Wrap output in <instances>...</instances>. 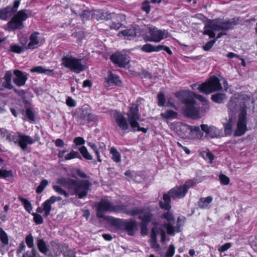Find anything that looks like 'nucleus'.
<instances>
[{
    "label": "nucleus",
    "mask_w": 257,
    "mask_h": 257,
    "mask_svg": "<svg viewBox=\"0 0 257 257\" xmlns=\"http://www.w3.org/2000/svg\"><path fill=\"white\" fill-rule=\"evenodd\" d=\"M77 158H80L79 154L77 152L72 151L70 153L65 156V159L66 160H69Z\"/></svg>",
    "instance_id": "obj_44"
},
{
    "label": "nucleus",
    "mask_w": 257,
    "mask_h": 257,
    "mask_svg": "<svg viewBox=\"0 0 257 257\" xmlns=\"http://www.w3.org/2000/svg\"><path fill=\"white\" fill-rule=\"evenodd\" d=\"M26 243L29 248H33L34 246V238L31 234L28 235L25 238Z\"/></svg>",
    "instance_id": "obj_45"
},
{
    "label": "nucleus",
    "mask_w": 257,
    "mask_h": 257,
    "mask_svg": "<svg viewBox=\"0 0 257 257\" xmlns=\"http://www.w3.org/2000/svg\"><path fill=\"white\" fill-rule=\"evenodd\" d=\"M37 245L40 252L46 254L48 251L46 244L43 239H39L37 241Z\"/></svg>",
    "instance_id": "obj_32"
},
{
    "label": "nucleus",
    "mask_w": 257,
    "mask_h": 257,
    "mask_svg": "<svg viewBox=\"0 0 257 257\" xmlns=\"http://www.w3.org/2000/svg\"><path fill=\"white\" fill-rule=\"evenodd\" d=\"M39 33L35 32L32 34L30 38V42L28 44V47L30 49H34L39 43L38 35Z\"/></svg>",
    "instance_id": "obj_28"
},
{
    "label": "nucleus",
    "mask_w": 257,
    "mask_h": 257,
    "mask_svg": "<svg viewBox=\"0 0 257 257\" xmlns=\"http://www.w3.org/2000/svg\"><path fill=\"white\" fill-rule=\"evenodd\" d=\"M18 199L20 201H21L24 204V207L26 210L29 213L32 210V205L30 202L26 199L22 197L21 196H19Z\"/></svg>",
    "instance_id": "obj_36"
},
{
    "label": "nucleus",
    "mask_w": 257,
    "mask_h": 257,
    "mask_svg": "<svg viewBox=\"0 0 257 257\" xmlns=\"http://www.w3.org/2000/svg\"><path fill=\"white\" fill-rule=\"evenodd\" d=\"M195 133L197 135L198 134L200 137L202 136V133L201 132L199 126H191L190 133Z\"/></svg>",
    "instance_id": "obj_57"
},
{
    "label": "nucleus",
    "mask_w": 257,
    "mask_h": 257,
    "mask_svg": "<svg viewBox=\"0 0 257 257\" xmlns=\"http://www.w3.org/2000/svg\"><path fill=\"white\" fill-rule=\"evenodd\" d=\"M76 101L71 97H68L66 99V104L70 107H74L76 106Z\"/></svg>",
    "instance_id": "obj_59"
},
{
    "label": "nucleus",
    "mask_w": 257,
    "mask_h": 257,
    "mask_svg": "<svg viewBox=\"0 0 257 257\" xmlns=\"http://www.w3.org/2000/svg\"><path fill=\"white\" fill-rule=\"evenodd\" d=\"M252 104V100L246 95L235 94L230 98L227 104L228 116L222 119L226 136H231L232 134V127L237 111L239 112V114L234 135L240 137L246 133L247 131V111L250 108Z\"/></svg>",
    "instance_id": "obj_1"
},
{
    "label": "nucleus",
    "mask_w": 257,
    "mask_h": 257,
    "mask_svg": "<svg viewBox=\"0 0 257 257\" xmlns=\"http://www.w3.org/2000/svg\"><path fill=\"white\" fill-rule=\"evenodd\" d=\"M142 9L147 14H149L150 12V2L148 1H145L142 5Z\"/></svg>",
    "instance_id": "obj_50"
},
{
    "label": "nucleus",
    "mask_w": 257,
    "mask_h": 257,
    "mask_svg": "<svg viewBox=\"0 0 257 257\" xmlns=\"http://www.w3.org/2000/svg\"><path fill=\"white\" fill-rule=\"evenodd\" d=\"M124 174L129 177L130 180H136L139 176L134 171H126Z\"/></svg>",
    "instance_id": "obj_51"
},
{
    "label": "nucleus",
    "mask_w": 257,
    "mask_h": 257,
    "mask_svg": "<svg viewBox=\"0 0 257 257\" xmlns=\"http://www.w3.org/2000/svg\"><path fill=\"white\" fill-rule=\"evenodd\" d=\"M26 115L31 121H34L35 116L33 111L30 109L28 108L26 111Z\"/></svg>",
    "instance_id": "obj_53"
},
{
    "label": "nucleus",
    "mask_w": 257,
    "mask_h": 257,
    "mask_svg": "<svg viewBox=\"0 0 257 257\" xmlns=\"http://www.w3.org/2000/svg\"><path fill=\"white\" fill-rule=\"evenodd\" d=\"M126 115L132 131L142 132L144 133H147V128L139 126L138 121L140 119V115L139 113V108L137 104L133 103L131 104L126 113Z\"/></svg>",
    "instance_id": "obj_6"
},
{
    "label": "nucleus",
    "mask_w": 257,
    "mask_h": 257,
    "mask_svg": "<svg viewBox=\"0 0 257 257\" xmlns=\"http://www.w3.org/2000/svg\"><path fill=\"white\" fill-rule=\"evenodd\" d=\"M236 25L234 19H215L209 21L205 25L203 34L207 35L210 38L215 37V31H227L232 29Z\"/></svg>",
    "instance_id": "obj_5"
},
{
    "label": "nucleus",
    "mask_w": 257,
    "mask_h": 257,
    "mask_svg": "<svg viewBox=\"0 0 257 257\" xmlns=\"http://www.w3.org/2000/svg\"><path fill=\"white\" fill-rule=\"evenodd\" d=\"M141 50L147 53H151L153 52H159V49H158V45L155 46L150 44H147L143 45Z\"/></svg>",
    "instance_id": "obj_29"
},
{
    "label": "nucleus",
    "mask_w": 257,
    "mask_h": 257,
    "mask_svg": "<svg viewBox=\"0 0 257 257\" xmlns=\"http://www.w3.org/2000/svg\"><path fill=\"white\" fill-rule=\"evenodd\" d=\"M32 72H37L39 73H48L53 72V70L45 69L41 66L35 67L31 69Z\"/></svg>",
    "instance_id": "obj_33"
},
{
    "label": "nucleus",
    "mask_w": 257,
    "mask_h": 257,
    "mask_svg": "<svg viewBox=\"0 0 257 257\" xmlns=\"http://www.w3.org/2000/svg\"><path fill=\"white\" fill-rule=\"evenodd\" d=\"M121 27V24L119 23L112 22L110 25V28L111 29L118 30Z\"/></svg>",
    "instance_id": "obj_64"
},
{
    "label": "nucleus",
    "mask_w": 257,
    "mask_h": 257,
    "mask_svg": "<svg viewBox=\"0 0 257 257\" xmlns=\"http://www.w3.org/2000/svg\"><path fill=\"white\" fill-rule=\"evenodd\" d=\"M14 10L11 7H7L6 8L0 10V18L6 20L11 17L14 14Z\"/></svg>",
    "instance_id": "obj_24"
},
{
    "label": "nucleus",
    "mask_w": 257,
    "mask_h": 257,
    "mask_svg": "<svg viewBox=\"0 0 257 257\" xmlns=\"http://www.w3.org/2000/svg\"><path fill=\"white\" fill-rule=\"evenodd\" d=\"M175 247L173 244H170L165 254L166 257H172L175 253Z\"/></svg>",
    "instance_id": "obj_47"
},
{
    "label": "nucleus",
    "mask_w": 257,
    "mask_h": 257,
    "mask_svg": "<svg viewBox=\"0 0 257 257\" xmlns=\"http://www.w3.org/2000/svg\"><path fill=\"white\" fill-rule=\"evenodd\" d=\"M108 19V15L106 13H102L101 11H97V20L98 19Z\"/></svg>",
    "instance_id": "obj_58"
},
{
    "label": "nucleus",
    "mask_w": 257,
    "mask_h": 257,
    "mask_svg": "<svg viewBox=\"0 0 257 257\" xmlns=\"http://www.w3.org/2000/svg\"><path fill=\"white\" fill-rule=\"evenodd\" d=\"M219 179L221 183L224 185H227L229 182V178L224 175H220L219 176Z\"/></svg>",
    "instance_id": "obj_56"
},
{
    "label": "nucleus",
    "mask_w": 257,
    "mask_h": 257,
    "mask_svg": "<svg viewBox=\"0 0 257 257\" xmlns=\"http://www.w3.org/2000/svg\"><path fill=\"white\" fill-rule=\"evenodd\" d=\"M161 116L166 119H172L176 118L177 116V113L172 110H167L165 112L161 113Z\"/></svg>",
    "instance_id": "obj_31"
},
{
    "label": "nucleus",
    "mask_w": 257,
    "mask_h": 257,
    "mask_svg": "<svg viewBox=\"0 0 257 257\" xmlns=\"http://www.w3.org/2000/svg\"><path fill=\"white\" fill-rule=\"evenodd\" d=\"M110 211L114 212H124L131 216L138 215L139 219L142 220L141 233L145 234L147 231V224L149 222L152 217L151 213L147 210L135 208L130 210H126V206L123 205H112L107 200H102L97 205V220L103 218L104 220L112 221L114 219L111 217H103L99 215L98 211Z\"/></svg>",
    "instance_id": "obj_3"
},
{
    "label": "nucleus",
    "mask_w": 257,
    "mask_h": 257,
    "mask_svg": "<svg viewBox=\"0 0 257 257\" xmlns=\"http://www.w3.org/2000/svg\"><path fill=\"white\" fill-rule=\"evenodd\" d=\"M113 117L117 126L122 131H127L130 128V122L120 112L116 110L113 112Z\"/></svg>",
    "instance_id": "obj_15"
},
{
    "label": "nucleus",
    "mask_w": 257,
    "mask_h": 257,
    "mask_svg": "<svg viewBox=\"0 0 257 257\" xmlns=\"http://www.w3.org/2000/svg\"><path fill=\"white\" fill-rule=\"evenodd\" d=\"M198 182L196 179L189 180L183 185L177 186L171 189L168 194L164 195V202H160V207L165 210H169L171 208L170 198H172L173 199L183 198L186 195L188 189L190 187L194 186Z\"/></svg>",
    "instance_id": "obj_4"
},
{
    "label": "nucleus",
    "mask_w": 257,
    "mask_h": 257,
    "mask_svg": "<svg viewBox=\"0 0 257 257\" xmlns=\"http://www.w3.org/2000/svg\"><path fill=\"white\" fill-rule=\"evenodd\" d=\"M80 118L84 121L85 123H89L93 119V116L91 113L83 112L80 115Z\"/></svg>",
    "instance_id": "obj_35"
},
{
    "label": "nucleus",
    "mask_w": 257,
    "mask_h": 257,
    "mask_svg": "<svg viewBox=\"0 0 257 257\" xmlns=\"http://www.w3.org/2000/svg\"><path fill=\"white\" fill-rule=\"evenodd\" d=\"M176 96L183 103H188L189 100L193 101L194 97H195L201 102L204 103L205 105H208V101L204 97L190 90H185L177 92L176 93ZM205 108H206V110L208 109V106H207Z\"/></svg>",
    "instance_id": "obj_10"
},
{
    "label": "nucleus",
    "mask_w": 257,
    "mask_h": 257,
    "mask_svg": "<svg viewBox=\"0 0 257 257\" xmlns=\"http://www.w3.org/2000/svg\"><path fill=\"white\" fill-rule=\"evenodd\" d=\"M226 99L225 95L223 93H216L211 96L212 101L217 103H223Z\"/></svg>",
    "instance_id": "obj_30"
},
{
    "label": "nucleus",
    "mask_w": 257,
    "mask_h": 257,
    "mask_svg": "<svg viewBox=\"0 0 257 257\" xmlns=\"http://www.w3.org/2000/svg\"><path fill=\"white\" fill-rule=\"evenodd\" d=\"M162 219H165L164 222L161 225L158 224L152 229L150 240L151 247L156 249H159L160 246L157 243V236L160 234L161 236V242L163 244L166 242V235L165 230L169 235H174L176 233L181 231V222H184L185 218L179 217L177 222L175 223V219L172 214L167 212L161 216Z\"/></svg>",
    "instance_id": "obj_2"
},
{
    "label": "nucleus",
    "mask_w": 257,
    "mask_h": 257,
    "mask_svg": "<svg viewBox=\"0 0 257 257\" xmlns=\"http://www.w3.org/2000/svg\"><path fill=\"white\" fill-rule=\"evenodd\" d=\"M25 244L24 241H22L20 243L19 246L17 249V254L21 253L25 249Z\"/></svg>",
    "instance_id": "obj_63"
},
{
    "label": "nucleus",
    "mask_w": 257,
    "mask_h": 257,
    "mask_svg": "<svg viewBox=\"0 0 257 257\" xmlns=\"http://www.w3.org/2000/svg\"><path fill=\"white\" fill-rule=\"evenodd\" d=\"M13 176V173L12 170H6L5 169H0V177L3 178H7L9 177H12Z\"/></svg>",
    "instance_id": "obj_40"
},
{
    "label": "nucleus",
    "mask_w": 257,
    "mask_h": 257,
    "mask_svg": "<svg viewBox=\"0 0 257 257\" xmlns=\"http://www.w3.org/2000/svg\"><path fill=\"white\" fill-rule=\"evenodd\" d=\"M158 105L160 106H164L165 103V98L164 94L160 93L158 94Z\"/></svg>",
    "instance_id": "obj_48"
},
{
    "label": "nucleus",
    "mask_w": 257,
    "mask_h": 257,
    "mask_svg": "<svg viewBox=\"0 0 257 257\" xmlns=\"http://www.w3.org/2000/svg\"><path fill=\"white\" fill-rule=\"evenodd\" d=\"M191 87L193 90H198L200 92L203 93L202 91L204 89V86H203V83L201 84H194L191 85Z\"/></svg>",
    "instance_id": "obj_54"
},
{
    "label": "nucleus",
    "mask_w": 257,
    "mask_h": 257,
    "mask_svg": "<svg viewBox=\"0 0 257 257\" xmlns=\"http://www.w3.org/2000/svg\"><path fill=\"white\" fill-rule=\"evenodd\" d=\"M62 65L71 71L79 73L86 69V66L81 62V60L72 56H64L62 58Z\"/></svg>",
    "instance_id": "obj_8"
},
{
    "label": "nucleus",
    "mask_w": 257,
    "mask_h": 257,
    "mask_svg": "<svg viewBox=\"0 0 257 257\" xmlns=\"http://www.w3.org/2000/svg\"><path fill=\"white\" fill-rule=\"evenodd\" d=\"M231 246V243H226L224 244L218 248V251L222 253L226 250H227L228 249H229Z\"/></svg>",
    "instance_id": "obj_55"
},
{
    "label": "nucleus",
    "mask_w": 257,
    "mask_h": 257,
    "mask_svg": "<svg viewBox=\"0 0 257 257\" xmlns=\"http://www.w3.org/2000/svg\"><path fill=\"white\" fill-rule=\"evenodd\" d=\"M191 125L181 122L175 124V130L178 135L182 138L188 137L190 134Z\"/></svg>",
    "instance_id": "obj_18"
},
{
    "label": "nucleus",
    "mask_w": 257,
    "mask_h": 257,
    "mask_svg": "<svg viewBox=\"0 0 257 257\" xmlns=\"http://www.w3.org/2000/svg\"><path fill=\"white\" fill-rule=\"evenodd\" d=\"M203 86H204V89L202 91H204V93L206 94H208L222 89L218 78L214 76L210 77L205 82L203 83Z\"/></svg>",
    "instance_id": "obj_12"
},
{
    "label": "nucleus",
    "mask_w": 257,
    "mask_h": 257,
    "mask_svg": "<svg viewBox=\"0 0 257 257\" xmlns=\"http://www.w3.org/2000/svg\"><path fill=\"white\" fill-rule=\"evenodd\" d=\"M110 153L112 155V159L115 162H119L120 161V154L114 148H111Z\"/></svg>",
    "instance_id": "obj_34"
},
{
    "label": "nucleus",
    "mask_w": 257,
    "mask_h": 257,
    "mask_svg": "<svg viewBox=\"0 0 257 257\" xmlns=\"http://www.w3.org/2000/svg\"><path fill=\"white\" fill-rule=\"evenodd\" d=\"M32 215L34 216V221L37 224H41L43 223V218L40 214L33 213Z\"/></svg>",
    "instance_id": "obj_46"
},
{
    "label": "nucleus",
    "mask_w": 257,
    "mask_h": 257,
    "mask_svg": "<svg viewBox=\"0 0 257 257\" xmlns=\"http://www.w3.org/2000/svg\"><path fill=\"white\" fill-rule=\"evenodd\" d=\"M201 156L205 160H209L210 162H212L214 159L213 155L210 152L208 151H205L201 152Z\"/></svg>",
    "instance_id": "obj_41"
},
{
    "label": "nucleus",
    "mask_w": 257,
    "mask_h": 257,
    "mask_svg": "<svg viewBox=\"0 0 257 257\" xmlns=\"http://www.w3.org/2000/svg\"><path fill=\"white\" fill-rule=\"evenodd\" d=\"M37 250L33 248L31 251H27L25 252L22 257H36Z\"/></svg>",
    "instance_id": "obj_49"
},
{
    "label": "nucleus",
    "mask_w": 257,
    "mask_h": 257,
    "mask_svg": "<svg viewBox=\"0 0 257 257\" xmlns=\"http://www.w3.org/2000/svg\"><path fill=\"white\" fill-rule=\"evenodd\" d=\"M53 202L51 201L49 198L46 200L43 204L42 207H43L44 210V216L47 217L50 215V212L52 210V204Z\"/></svg>",
    "instance_id": "obj_27"
},
{
    "label": "nucleus",
    "mask_w": 257,
    "mask_h": 257,
    "mask_svg": "<svg viewBox=\"0 0 257 257\" xmlns=\"http://www.w3.org/2000/svg\"><path fill=\"white\" fill-rule=\"evenodd\" d=\"M14 73L16 76L13 80L15 84L18 86L24 85L28 79L27 74L18 70H15Z\"/></svg>",
    "instance_id": "obj_20"
},
{
    "label": "nucleus",
    "mask_w": 257,
    "mask_h": 257,
    "mask_svg": "<svg viewBox=\"0 0 257 257\" xmlns=\"http://www.w3.org/2000/svg\"><path fill=\"white\" fill-rule=\"evenodd\" d=\"M212 200L213 198L211 196L201 198L198 202L199 206L203 209L209 208Z\"/></svg>",
    "instance_id": "obj_25"
},
{
    "label": "nucleus",
    "mask_w": 257,
    "mask_h": 257,
    "mask_svg": "<svg viewBox=\"0 0 257 257\" xmlns=\"http://www.w3.org/2000/svg\"><path fill=\"white\" fill-rule=\"evenodd\" d=\"M186 105L183 111L185 115L194 118L201 117L206 112V108L198 106L194 101L189 100L188 103H183Z\"/></svg>",
    "instance_id": "obj_7"
},
{
    "label": "nucleus",
    "mask_w": 257,
    "mask_h": 257,
    "mask_svg": "<svg viewBox=\"0 0 257 257\" xmlns=\"http://www.w3.org/2000/svg\"><path fill=\"white\" fill-rule=\"evenodd\" d=\"M11 48L12 51L14 52L20 53L23 51V48L18 46H12Z\"/></svg>",
    "instance_id": "obj_62"
},
{
    "label": "nucleus",
    "mask_w": 257,
    "mask_h": 257,
    "mask_svg": "<svg viewBox=\"0 0 257 257\" xmlns=\"http://www.w3.org/2000/svg\"><path fill=\"white\" fill-rule=\"evenodd\" d=\"M48 184V182L47 180H43L37 187L36 192L39 194L42 193Z\"/></svg>",
    "instance_id": "obj_43"
},
{
    "label": "nucleus",
    "mask_w": 257,
    "mask_h": 257,
    "mask_svg": "<svg viewBox=\"0 0 257 257\" xmlns=\"http://www.w3.org/2000/svg\"><path fill=\"white\" fill-rule=\"evenodd\" d=\"M147 28L149 34L147 37L148 41L159 43L168 36L169 33L167 30H160L152 26H148Z\"/></svg>",
    "instance_id": "obj_9"
},
{
    "label": "nucleus",
    "mask_w": 257,
    "mask_h": 257,
    "mask_svg": "<svg viewBox=\"0 0 257 257\" xmlns=\"http://www.w3.org/2000/svg\"><path fill=\"white\" fill-rule=\"evenodd\" d=\"M73 188L75 193L78 196L79 198H82L86 196L91 183L87 180H74Z\"/></svg>",
    "instance_id": "obj_13"
},
{
    "label": "nucleus",
    "mask_w": 257,
    "mask_h": 257,
    "mask_svg": "<svg viewBox=\"0 0 257 257\" xmlns=\"http://www.w3.org/2000/svg\"><path fill=\"white\" fill-rule=\"evenodd\" d=\"M62 252L65 257H75L74 251L69 249L67 246H63Z\"/></svg>",
    "instance_id": "obj_37"
},
{
    "label": "nucleus",
    "mask_w": 257,
    "mask_h": 257,
    "mask_svg": "<svg viewBox=\"0 0 257 257\" xmlns=\"http://www.w3.org/2000/svg\"><path fill=\"white\" fill-rule=\"evenodd\" d=\"M158 49H159V51H160L162 50H163L164 51H166L167 53L171 55L172 54V52L170 49L166 46L159 45H158Z\"/></svg>",
    "instance_id": "obj_61"
},
{
    "label": "nucleus",
    "mask_w": 257,
    "mask_h": 257,
    "mask_svg": "<svg viewBox=\"0 0 257 257\" xmlns=\"http://www.w3.org/2000/svg\"><path fill=\"white\" fill-rule=\"evenodd\" d=\"M12 73L11 71H8L6 72L4 77L0 79V81L2 83V86H0V90H3L4 88L12 89L13 86L12 84Z\"/></svg>",
    "instance_id": "obj_19"
},
{
    "label": "nucleus",
    "mask_w": 257,
    "mask_h": 257,
    "mask_svg": "<svg viewBox=\"0 0 257 257\" xmlns=\"http://www.w3.org/2000/svg\"><path fill=\"white\" fill-rule=\"evenodd\" d=\"M110 60L119 67H125L130 62V57L121 52H116L110 56Z\"/></svg>",
    "instance_id": "obj_14"
},
{
    "label": "nucleus",
    "mask_w": 257,
    "mask_h": 257,
    "mask_svg": "<svg viewBox=\"0 0 257 257\" xmlns=\"http://www.w3.org/2000/svg\"><path fill=\"white\" fill-rule=\"evenodd\" d=\"M201 130L211 138H218L222 132L220 130L214 126H208L206 124L201 125Z\"/></svg>",
    "instance_id": "obj_17"
},
{
    "label": "nucleus",
    "mask_w": 257,
    "mask_h": 257,
    "mask_svg": "<svg viewBox=\"0 0 257 257\" xmlns=\"http://www.w3.org/2000/svg\"><path fill=\"white\" fill-rule=\"evenodd\" d=\"M28 16L25 11L22 10L16 14L8 23V27L10 30L21 29L23 28V22L25 21Z\"/></svg>",
    "instance_id": "obj_11"
},
{
    "label": "nucleus",
    "mask_w": 257,
    "mask_h": 257,
    "mask_svg": "<svg viewBox=\"0 0 257 257\" xmlns=\"http://www.w3.org/2000/svg\"><path fill=\"white\" fill-rule=\"evenodd\" d=\"M79 151L82 154V155L83 156L84 158H85L87 160H91L92 157L89 154V153L88 152L85 146H82L79 149Z\"/></svg>",
    "instance_id": "obj_42"
},
{
    "label": "nucleus",
    "mask_w": 257,
    "mask_h": 257,
    "mask_svg": "<svg viewBox=\"0 0 257 257\" xmlns=\"http://www.w3.org/2000/svg\"><path fill=\"white\" fill-rule=\"evenodd\" d=\"M215 42L216 40H213L208 42L204 46H203V50L206 51L209 50L212 47Z\"/></svg>",
    "instance_id": "obj_52"
},
{
    "label": "nucleus",
    "mask_w": 257,
    "mask_h": 257,
    "mask_svg": "<svg viewBox=\"0 0 257 257\" xmlns=\"http://www.w3.org/2000/svg\"><path fill=\"white\" fill-rule=\"evenodd\" d=\"M118 35L119 36L122 35L124 36L125 38L131 40L136 37L137 35V31L135 29H126L119 32Z\"/></svg>",
    "instance_id": "obj_23"
},
{
    "label": "nucleus",
    "mask_w": 257,
    "mask_h": 257,
    "mask_svg": "<svg viewBox=\"0 0 257 257\" xmlns=\"http://www.w3.org/2000/svg\"><path fill=\"white\" fill-rule=\"evenodd\" d=\"M0 239L2 243L5 245H7L9 243V237L7 233L0 227Z\"/></svg>",
    "instance_id": "obj_38"
},
{
    "label": "nucleus",
    "mask_w": 257,
    "mask_h": 257,
    "mask_svg": "<svg viewBox=\"0 0 257 257\" xmlns=\"http://www.w3.org/2000/svg\"><path fill=\"white\" fill-rule=\"evenodd\" d=\"M19 145L24 151L27 149V144H32L34 142L33 139L29 136L19 134Z\"/></svg>",
    "instance_id": "obj_21"
},
{
    "label": "nucleus",
    "mask_w": 257,
    "mask_h": 257,
    "mask_svg": "<svg viewBox=\"0 0 257 257\" xmlns=\"http://www.w3.org/2000/svg\"><path fill=\"white\" fill-rule=\"evenodd\" d=\"M105 79L106 85L108 86L113 85H119L121 83L119 77L111 72H108V76Z\"/></svg>",
    "instance_id": "obj_22"
},
{
    "label": "nucleus",
    "mask_w": 257,
    "mask_h": 257,
    "mask_svg": "<svg viewBox=\"0 0 257 257\" xmlns=\"http://www.w3.org/2000/svg\"><path fill=\"white\" fill-rule=\"evenodd\" d=\"M121 227L124 229L128 235H133L138 229V225L136 221L133 220L121 221Z\"/></svg>",
    "instance_id": "obj_16"
},
{
    "label": "nucleus",
    "mask_w": 257,
    "mask_h": 257,
    "mask_svg": "<svg viewBox=\"0 0 257 257\" xmlns=\"http://www.w3.org/2000/svg\"><path fill=\"white\" fill-rule=\"evenodd\" d=\"M56 182L63 186L72 189L73 188V184L75 183V181L74 180L72 179H67L64 177H62L58 179Z\"/></svg>",
    "instance_id": "obj_26"
},
{
    "label": "nucleus",
    "mask_w": 257,
    "mask_h": 257,
    "mask_svg": "<svg viewBox=\"0 0 257 257\" xmlns=\"http://www.w3.org/2000/svg\"><path fill=\"white\" fill-rule=\"evenodd\" d=\"M53 189L59 194L64 195L65 197H68L69 194L64 189L58 185H54L53 186Z\"/></svg>",
    "instance_id": "obj_39"
},
{
    "label": "nucleus",
    "mask_w": 257,
    "mask_h": 257,
    "mask_svg": "<svg viewBox=\"0 0 257 257\" xmlns=\"http://www.w3.org/2000/svg\"><path fill=\"white\" fill-rule=\"evenodd\" d=\"M74 143L77 146L81 145L85 143V141L82 137H78L75 138L74 140Z\"/></svg>",
    "instance_id": "obj_60"
}]
</instances>
